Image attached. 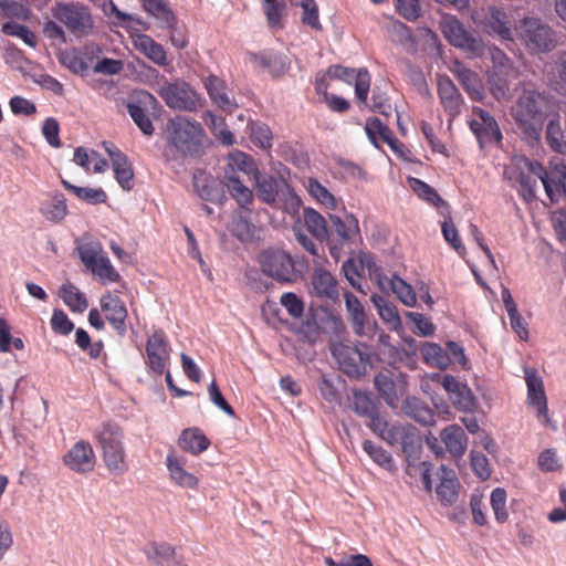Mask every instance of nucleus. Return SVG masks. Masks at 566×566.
Wrapping results in <instances>:
<instances>
[{
	"instance_id": "1",
	"label": "nucleus",
	"mask_w": 566,
	"mask_h": 566,
	"mask_svg": "<svg viewBox=\"0 0 566 566\" xmlns=\"http://www.w3.org/2000/svg\"><path fill=\"white\" fill-rule=\"evenodd\" d=\"M353 410L358 416L368 418L367 426L374 433L390 446L399 444L408 457L420 446L421 440L417 428L411 424L389 422L378 412L376 402L367 392L354 394Z\"/></svg>"
},
{
	"instance_id": "2",
	"label": "nucleus",
	"mask_w": 566,
	"mask_h": 566,
	"mask_svg": "<svg viewBox=\"0 0 566 566\" xmlns=\"http://www.w3.org/2000/svg\"><path fill=\"white\" fill-rule=\"evenodd\" d=\"M546 105V97L534 90H524L518 96L512 115L525 138L539 139Z\"/></svg>"
},
{
	"instance_id": "3",
	"label": "nucleus",
	"mask_w": 566,
	"mask_h": 566,
	"mask_svg": "<svg viewBox=\"0 0 566 566\" xmlns=\"http://www.w3.org/2000/svg\"><path fill=\"white\" fill-rule=\"evenodd\" d=\"M168 144L171 149L182 157L198 156L202 148L205 136L200 123L185 116H176L167 123Z\"/></svg>"
},
{
	"instance_id": "4",
	"label": "nucleus",
	"mask_w": 566,
	"mask_h": 566,
	"mask_svg": "<svg viewBox=\"0 0 566 566\" xmlns=\"http://www.w3.org/2000/svg\"><path fill=\"white\" fill-rule=\"evenodd\" d=\"M331 350L339 369L352 378L365 375L367 366L370 365L371 357L375 355L373 348L365 342H359L356 345L334 344Z\"/></svg>"
},
{
	"instance_id": "5",
	"label": "nucleus",
	"mask_w": 566,
	"mask_h": 566,
	"mask_svg": "<svg viewBox=\"0 0 566 566\" xmlns=\"http://www.w3.org/2000/svg\"><path fill=\"white\" fill-rule=\"evenodd\" d=\"M52 14L76 38L87 36L94 29L90 9L78 2H60L53 8Z\"/></svg>"
},
{
	"instance_id": "6",
	"label": "nucleus",
	"mask_w": 566,
	"mask_h": 566,
	"mask_svg": "<svg viewBox=\"0 0 566 566\" xmlns=\"http://www.w3.org/2000/svg\"><path fill=\"white\" fill-rule=\"evenodd\" d=\"M331 230L328 231V245L331 255L338 260L345 245L350 247L360 241V230L357 218L349 213L344 219L329 214Z\"/></svg>"
},
{
	"instance_id": "7",
	"label": "nucleus",
	"mask_w": 566,
	"mask_h": 566,
	"mask_svg": "<svg viewBox=\"0 0 566 566\" xmlns=\"http://www.w3.org/2000/svg\"><path fill=\"white\" fill-rule=\"evenodd\" d=\"M525 165L534 176L542 181L547 197L553 202L566 198V165L564 163H552L549 170L538 161L526 160Z\"/></svg>"
},
{
	"instance_id": "8",
	"label": "nucleus",
	"mask_w": 566,
	"mask_h": 566,
	"mask_svg": "<svg viewBox=\"0 0 566 566\" xmlns=\"http://www.w3.org/2000/svg\"><path fill=\"white\" fill-rule=\"evenodd\" d=\"M157 94L172 109L193 112L201 106L199 94L185 81L165 82Z\"/></svg>"
},
{
	"instance_id": "9",
	"label": "nucleus",
	"mask_w": 566,
	"mask_h": 566,
	"mask_svg": "<svg viewBox=\"0 0 566 566\" xmlns=\"http://www.w3.org/2000/svg\"><path fill=\"white\" fill-rule=\"evenodd\" d=\"M521 40L533 52H547L554 48V32L538 18H525L516 27Z\"/></svg>"
},
{
	"instance_id": "10",
	"label": "nucleus",
	"mask_w": 566,
	"mask_h": 566,
	"mask_svg": "<svg viewBox=\"0 0 566 566\" xmlns=\"http://www.w3.org/2000/svg\"><path fill=\"white\" fill-rule=\"evenodd\" d=\"M81 261L102 284L118 282L119 273L112 265L99 243H87L78 249Z\"/></svg>"
},
{
	"instance_id": "11",
	"label": "nucleus",
	"mask_w": 566,
	"mask_h": 566,
	"mask_svg": "<svg viewBox=\"0 0 566 566\" xmlns=\"http://www.w3.org/2000/svg\"><path fill=\"white\" fill-rule=\"evenodd\" d=\"M262 272L280 282H293L296 279L292 256L280 249H268L260 255Z\"/></svg>"
},
{
	"instance_id": "12",
	"label": "nucleus",
	"mask_w": 566,
	"mask_h": 566,
	"mask_svg": "<svg viewBox=\"0 0 566 566\" xmlns=\"http://www.w3.org/2000/svg\"><path fill=\"white\" fill-rule=\"evenodd\" d=\"M442 33L450 44L467 52L472 57L484 54L485 46L482 40L468 31L455 18L447 19L442 23Z\"/></svg>"
},
{
	"instance_id": "13",
	"label": "nucleus",
	"mask_w": 566,
	"mask_h": 566,
	"mask_svg": "<svg viewBox=\"0 0 566 566\" xmlns=\"http://www.w3.org/2000/svg\"><path fill=\"white\" fill-rule=\"evenodd\" d=\"M169 345L164 331L154 332L146 344V365L148 369L156 375H163L169 361Z\"/></svg>"
},
{
	"instance_id": "14",
	"label": "nucleus",
	"mask_w": 566,
	"mask_h": 566,
	"mask_svg": "<svg viewBox=\"0 0 566 566\" xmlns=\"http://www.w3.org/2000/svg\"><path fill=\"white\" fill-rule=\"evenodd\" d=\"M441 385L447 391L450 401L460 411L472 412L476 408V398L467 384L452 375H444Z\"/></svg>"
},
{
	"instance_id": "15",
	"label": "nucleus",
	"mask_w": 566,
	"mask_h": 566,
	"mask_svg": "<svg viewBox=\"0 0 566 566\" xmlns=\"http://www.w3.org/2000/svg\"><path fill=\"white\" fill-rule=\"evenodd\" d=\"M63 463L71 471L85 474L94 470L95 452L90 442L80 440L64 454Z\"/></svg>"
},
{
	"instance_id": "16",
	"label": "nucleus",
	"mask_w": 566,
	"mask_h": 566,
	"mask_svg": "<svg viewBox=\"0 0 566 566\" xmlns=\"http://www.w3.org/2000/svg\"><path fill=\"white\" fill-rule=\"evenodd\" d=\"M327 74L331 78H338L349 84L354 83L356 98L366 104L370 90V75L367 70L356 71L342 65H332L328 67Z\"/></svg>"
},
{
	"instance_id": "17",
	"label": "nucleus",
	"mask_w": 566,
	"mask_h": 566,
	"mask_svg": "<svg viewBox=\"0 0 566 566\" xmlns=\"http://www.w3.org/2000/svg\"><path fill=\"white\" fill-rule=\"evenodd\" d=\"M99 305L115 332L124 337L127 333L126 319L128 316L124 301L119 296L107 292L101 296Z\"/></svg>"
},
{
	"instance_id": "18",
	"label": "nucleus",
	"mask_w": 566,
	"mask_h": 566,
	"mask_svg": "<svg viewBox=\"0 0 566 566\" xmlns=\"http://www.w3.org/2000/svg\"><path fill=\"white\" fill-rule=\"evenodd\" d=\"M474 114L479 119L470 122V128L478 138L481 147L491 143H500L502 133L495 118L485 109H474Z\"/></svg>"
},
{
	"instance_id": "19",
	"label": "nucleus",
	"mask_w": 566,
	"mask_h": 566,
	"mask_svg": "<svg viewBox=\"0 0 566 566\" xmlns=\"http://www.w3.org/2000/svg\"><path fill=\"white\" fill-rule=\"evenodd\" d=\"M525 381L527 385V399L530 405L537 408V417L545 426H548L551 418L548 416L547 399L543 386V380L535 370H525Z\"/></svg>"
},
{
	"instance_id": "20",
	"label": "nucleus",
	"mask_w": 566,
	"mask_h": 566,
	"mask_svg": "<svg viewBox=\"0 0 566 566\" xmlns=\"http://www.w3.org/2000/svg\"><path fill=\"white\" fill-rule=\"evenodd\" d=\"M438 95L450 120L460 115L464 101L459 90L448 75H440L438 77Z\"/></svg>"
},
{
	"instance_id": "21",
	"label": "nucleus",
	"mask_w": 566,
	"mask_h": 566,
	"mask_svg": "<svg viewBox=\"0 0 566 566\" xmlns=\"http://www.w3.org/2000/svg\"><path fill=\"white\" fill-rule=\"evenodd\" d=\"M450 71L462 85L472 101H482L484 97V88L479 74L468 69L462 62L454 61L450 66Z\"/></svg>"
},
{
	"instance_id": "22",
	"label": "nucleus",
	"mask_w": 566,
	"mask_h": 566,
	"mask_svg": "<svg viewBox=\"0 0 566 566\" xmlns=\"http://www.w3.org/2000/svg\"><path fill=\"white\" fill-rule=\"evenodd\" d=\"M186 460L174 453L166 457V467L171 482L182 489L197 490L199 479L185 469Z\"/></svg>"
},
{
	"instance_id": "23",
	"label": "nucleus",
	"mask_w": 566,
	"mask_h": 566,
	"mask_svg": "<svg viewBox=\"0 0 566 566\" xmlns=\"http://www.w3.org/2000/svg\"><path fill=\"white\" fill-rule=\"evenodd\" d=\"M134 48L153 63L159 66H167L169 61L165 48L156 42L150 35L135 33L132 35Z\"/></svg>"
},
{
	"instance_id": "24",
	"label": "nucleus",
	"mask_w": 566,
	"mask_h": 566,
	"mask_svg": "<svg viewBox=\"0 0 566 566\" xmlns=\"http://www.w3.org/2000/svg\"><path fill=\"white\" fill-rule=\"evenodd\" d=\"M147 558L158 566H188L182 557H178L176 548L168 543H150L145 549Z\"/></svg>"
},
{
	"instance_id": "25",
	"label": "nucleus",
	"mask_w": 566,
	"mask_h": 566,
	"mask_svg": "<svg viewBox=\"0 0 566 566\" xmlns=\"http://www.w3.org/2000/svg\"><path fill=\"white\" fill-rule=\"evenodd\" d=\"M312 285L319 298H325L332 302L338 301V282L331 272L324 269L315 270L312 276Z\"/></svg>"
},
{
	"instance_id": "26",
	"label": "nucleus",
	"mask_w": 566,
	"mask_h": 566,
	"mask_svg": "<svg viewBox=\"0 0 566 566\" xmlns=\"http://www.w3.org/2000/svg\"><path fill=\"white\" fill-rule=\"evenodd\" d=\"M210 444V440L202 430L197 427L184 429L178 439L180 449L192 455L202 453Z\"/></svg>"
},
{
	"instance_id": "27",
	"label": "nucleus",
	"mask_w": 566,
	"mask_h": 566,
	"mask_svg": "<svg viewBox=\"0 0 566 566\" xmlns=\"http://www.w3.org/2000/svg\"><path fill=\"white\" fill-rule=\"evenodd\" d=\"M203 85L211 101L221 109L231 112L235 106L227 94L226 82L214 74L203 78Z\"/></svg>"
},
{
	"instance_id": "28",
	"label": "nucleus",
	"mask_w": 566,
	"mask_h": 566,
	"mask_svg": "<svg viewBox=\"0 0 566 566\" xmlns=\"http://www.w3.org/2000/svg\"><path fill=\"white\" fill-rule=\"evenodd\" d=\"M365 130L369 140L377 147L380 144H387L391 149L397 150L398 145H401L391 129L377 117L367 119Z\"/></svg>"
},
{
	"instance_id": "29",
	"label": "nucleus",
	"mask_w": 566,
	"mask_h": 566,
	"mask_svg": "<svg viewBox=\"0 0 566 566\" xmlns=\"http://www.w3.org/2000/svg\"><path fill=\"white\" fill-rule=\"evenodd\" d=\"M410 188L412 191L422 200L436 207L441 214L450 213L449 203L443 200L437 190L428 185L427 182L418 179V178H409L408 180Z\"/></svg>"
},
{
	"instance_id": "30",
	"label": "nucleus",
	"mask_w": 566,
	"mask_h": 566,
	"mask_svg": "<svg viewBox=\"0 0 566 566\" xmlns=\"http://www.w3.org/2000/svg\"><path fill=\"white\" fill-rule=\"evenodd\" d=\"M441 440L448 451L455 458L462 457L468 447V437L458 424H450L441 431Z\"/></svg>"
},
{
	"instance_id": "31",
	"label": "nucleus",
	"mask_w": 566,
	"mask_h": 566,
	"mask_svg": "<svg viewBox=\"0 0 566 566\" xmlns=\"http://www.w3.org/2000/svg\"><path fill=\"white\" fill-rule=\"evenodd\" d=\"M254 181L258 198L269 205L276 201L281 186L284 184L283 180L274 176L263 175L260 171L254 176Z\"/></svg>"
},
{
	"instance_id": "32",
	"label": "nucleus",
	"mask_w": 566,
	"mask_h": 566,
	"mask_svg": "<svg viewBox=\"0 0 566 566\" xmlns=\"http://www.w3.org/2000/svg\"><path fill=\"white\" fill-rule=\"evenodd\" d=\"M440 471L442 474L436 493L442 504L451 505L458 497L459 481L455 478L454 472L452 470H448L444 465H441Z\"/></svg>"
},
{
	"instance_id": "33",
	"label": "nucleus",
	"mask_w": 566,
	"mask_h": 566,
	"mask_svg": "<svg viewBox=\"0 0 566 566\" xmlns=\"http://www.w3.org/2000/svg\"><path fill=\"white\" fill-rule=\"evenodd\" d=\"M223 184L231 197L241 208H245L253 201V192L247 187L237 174L227 172L223 177Z\"/></svg>"
},
{
	"instance_id": "34",
	"label": "nucleus",
	"mask_w": 566,
	"mask_h": 566,
	"mask_svg": "<svg viewBox=\"0 0 566 566\" xmlns=\"http://www.w3.org/2000/svg\"><path fill=\"white\" fill-rule=\"evenodd\" d=\"M374 384L386 403L391 408L397 407L402 396L394 378L388 373H379L375 376Z\"/></svg>"
},
{
	"instance_id": "35",
	"label": "nucleus",
	"mask_w": 566,
	"mask_h": 566,
	"mask_svg": "<svg viewBox=\"0 0 566 566\" xmlns=\"http://www.w3.org/2000/svg\"><path fill=\"white\" fill-rule=\"evenodd\" d=\"M113 156L112 168L116 181L124 190H132L134 188V169L128 157L124 153H116Z\"/></svg>"
},
{
	"instance_id": "36",
	"label": "nucleus",
	"mask_w": 566,
	"mask_h": 566,
	"mask_svg": "<svg viewBox=\"0 0 566 566\" xmlns=\"http://www.w3.org/2000/svg\"><path fill=\"white\" fill-rule=\"evenodd\" d=\"M254 61L261 67L269 71L272 76L284 74L290 66L285 55L275 51H264L254 55Z\"/></svg>"
},
{
	"instance_id": "37",
	"label": "nucleus",
	"mask_w": 566,
	"mask_h": 566,
	"mask_svg": "<svg viewBox=\"0 0 566 566\" xmlns=\"http://www.w3.org/2000/svg\"><path fill=\"white\" fill-rule=\"evenodd\" d=\"M486 27L501 39L512 40L511 20L503 9L497 7L490 8Z\"/></svg>"
},
{
	"instance_id": "38",
	"label": "nucleus",
	"mask_w": 566,
	"mask_h": 566,
	"mask_svg": "<svg viewBox=\"0 0 566 566\" xmlns=\"http://www.w3.org/2000/svg\"><path fill=\"white\" fill-rule=\"evenodd\" d=\"M102 457L109 473L124 475L128 472L129 465L124 446L103 450Z\"/></svg>"
},
{
	"instance_id": "39",
	"label": "nucleus",
	"mask_w": 566,
	"mask_h": 566,
	"mask_svg": "<svg viewBox=\"0 0 566 566\" xmlns=\"http://www.w3.org/2000/svg\"><path fill=\"white\" fill-rule=\"evenodd\" d=\"M144 10L156 19L159 28L170 25L177 19L167 0H143Z\"/></svg>"
},
{
	"instance_id": "40",
	"label": "nucleus",
	"mask_w": 566,
	"mask_h": 566,
	"mask_svg": "<svg viewBox=\"0 0 566 566\" xmlns=\"http://www.w3.org/2000/svg\"><path fill=\"white\" fill-rule=\"evenodd\" d=\"M514 75L515 72L488 71V83L490 84L491 94L495 99L502 101L509 97L510 77Z\"/></svg>"
},
{
	"instance_id": "41",
	"label": "nucleus",
	"mask_w": 566,
	"mask_h": 566,
	"mask_svg": "<svg viewBox=\"0 0 566 566\" xmlns=\"http://www.w3.org/2000/svg\"><path fill=\"white\" fill-rule=\"evenodd\" d=\"M63 187L71 191L77 199L90 205H99L107 201V193L102 188L78 187L66 179H61Z\"/></svg>"
},
{
	"instance_id": "42",
	"label": "nucleus",
	"mask_w": 566,
	"mask_h": 566,
	"mask_svg": "<svg viewBox=\"0 0 566 566\" xmlns=\"http://www.w3.org/2000/svg\"><path fill=\"white\" fill-rule=\"evenodd\" d=\"M238 171L248 176L252 175L254 177L260 170L250 155L237 150L229 155L228 166L224 174L232 172L238 175Z\"/></svg>"
},
{
	"instance_id": "43",
	"label": "nucleus",
	"mask_w": 566,
	"mask_h": 566,
	"mask_svg": "<svg viewBox=\"0 0 566 566\" xmlns=\"http://www.w3.org/2000/svg\"><path fill=\"white\" fill-rule=\"evenodd\" d=\"M420 353L423 361L431 367L444 369L451 363L448 353L444 352L443 348L436 343L422 344L420 347Z\"/></svg>"
},
{
	"instance_id": "44",
	"label": "nucleus",
	"mask_w": 566,
	"mask_h": 566,
	"mask_svg": "<svg viewBox=\"0 0 566 566\" xmlns=\"http://www.w3.org/2000/svg\"><path fill=\"white\" fill-rule=\"evenodd\" d=\"M402 409L406 415L421 424L428 426L434 422L431 409L416 397H407L403 401Z\"/></svg>"
},
{
	"instance_id": "45",
	"label": "nucleus",
	"mask_w": 566,
	"mask_h": 566,
	"mask_svg": "<svg viewBox=\"0 0 566 566\" xmlns=\"http://www.w3.org/2000/svg\"><path fill=\"white\" fill-rule=\"evenodd\" d=\"M97 441L103 450L124 446V433L115 422H105L96 434Z\"/></svg>"
},
{
	"instance_id": "46",
	"label": "nucleus",
	"mask_w": 566,
	"mask_h": 566,
	"mask_svg": "<svg viewBox=\"0 0 566 566\" xmlns=\"http://www.w3.org/2000/svg\"><path fill=\"white\" fill-rule=\"evenodd\" d=\"M304 223L306 226L307 231L319 242L327 240L328 238V229L326 224V220L322 214H319L314 209L307 208L304 209Z\"/></svg>"
},
{
	"instance_id": "47",
	"label": "nucleus",
	"mask_w": 566,
	"mask_h": 566,
	"mask_svg": "<svg viewBox=\"0 0 566 566\" xmlns=\"http://www.w3.org/2000/svg\"><path fill=\"white\" fill-rule=\"evenodd\" d=\"M61 297L72 312L83 313L87 306L85 295L72 283L67 282L61 286Z\"/></svg>"
},
{
	"instance_id": "48",
	"label": "nucleus",
	"mask_w": 566,
	"mask_h": 566,
	"mask_svg": "<svg viewBox=\"0 0 566 566\" xmlns=\"http://www.w3.org/2000/svg\"><path fill=\"white\" fill-rule=\"evenodd\" d=\"M364 451L370 457V459L387 471H395V462L389 452L382 447L375 444L370 440H365L363 443Z\"/></svg>"
},
{
	"instance_id": "49",
	"label": "nucleus",
	"mask_w": 566,
	"mask_h": 566,
	"mask_svg": "<svg viewBox=\"0 0 566 566\" xmlns=\"http://www.w3.org/2000/svg\"><path fill=\"white\" fill-rule=\"evenodd\" d=\"M545 138L548 146L558 154H566V139L557 118L551 119L546 126Z\"/></svg>"
},
{
	"instance_id": "50",
	"label": "nucleus",
	"mask_w": 566,
	"mask_h": 566,
	"mask_svg": "<svg viewBox=\"0 0 566 566\" xmlns=\"http://www.w3.org/2000/svg\"><path fill=\"white\" fill-rule=\"evenodd\" d=\"M389 285L397 297L407 306H415L417 303L416 293L410 284L397 275H392Z\"/></svg>"
},
{
	"instance_id": "51",
	"label": "nucleus",
	"mask_w": 566,
	"mask_h": 566,
	"mask_svg": "<svg viewBox=\"0 0 566 566\" xmlns=\"http://www.w3.org/2000/svg\"><path fill=\"white\" fill-rule=\"evenodd\" d=\"M230 232L241 242H249L254 237V226L247 217L238 214L232 218Z\"/></svg>"
},
{
	"instance_id": "52",
	"label": "nucleus",
	"mask_w": 566,
	"mask_h": 566,
	"mask_svg": "<svg viewBox=\"0 0 566 566\" xmlns=\"http://www.w3.org/2000/svg\"><path fill=\"white\" fill-rule=\"evenodd\" d=\"M266 22L272 29H282L284 27L283 18L286 4L284 1L262 3Z\"/></svg>"
},
{
	"instance_id": "53",
	"label": "nucleus",
	"mask_w": 566,
	"mask_h": 566,
	"mask_svg": "<svg viewBox=\"0 0 566 566\" xmlns=\"http://www.w3.org/2000/svg\"><path fill=\"white\" fill-rule=\"evenodd\" d=\"M60 61L75 74H83L90 67L85 56L75 49L63 52L61 54Z\"/></svg>"
},
{
	"instance_id": "54",
	"label": "nucleus",
	"mask_w": 566,
	"mask_h": 566,
	"mask_svg": "<svg viewBox=\"0 0 566 566\" xmlns=\"http://www.w3.org/2000/svg\"><path fill=\"white\" fill-rule=\"evenodd\" d=\"M491 506L497 523H505L509 520L506 510L507 494L503 488H495L491 493Z\"/></svg>"
},
{
	"instance_id": "55",
	"label": "nucleus",
	"mask_w": 566,
	"mask_h": 566,
	"mask_svg": "<svg viewBox=\"0 0 566 566\" xmlns=\"http://www.w3.org/2000/svg\"><path fill=\"white\" fill-rule=\"evenodd\" d=\"M252 142L261 148L272 147V132L270 127L261 122H251L249 124Z\"/></svg>"
},
{
	"instance_id": "56",
	"label": "nucleus",
	"mask_w": 566,
	"mask_h": 566,
	"mask_svg": "<svg viewBox=\"0 0 566 566\" xmlns=\"http://www.w3.org/2000/svg\"><path fill=\"white\" fill-rule=\"evenodd\" d=\"M308 192L315 198L318 202L324 205L328 209H336L337 201L335 197L328 191L326 187H324L316 179L308 180Z\"/></svg>"
},
{
	"instance_id": "57",
	"label": "nucleus",
	"mask_w": 566,
	"mask_h": 566,
	"mask_svg": "<svg viewBox=\"0 0 566 566\" xmlns=\"http://www.w3.org/2000/svg\"><path fill=\"white\" fill-rule=\"evenodd\" d=\"M127 112L134 120V123L145 135H153L154 125L148 115L146 114L145 109L140 105L136 103H129L127 105Z\"/></svg>"
},
{
	"instance_id": "58",
	"label": "nucleus",
	"mask_w": 566,
	"mask_h": 566,
	"mask_svg": "<svg viewBox=\"0 0 566 566\" xmlns=\"http://www.w3.org/2000/svg\"><path fill=\"white\" fill-rule=\"evenodd\" d=\"M43 216L51 221H61L67 213L66 200L62 193L55 195L52 202L42 208Z\"/></svg>"
},
{
	"instance_id": "59",
	"label": "nucleus",
	"mask_w": 566,
	"mask_h": 566,
	"mask_svg": "<svg viewBox=\"0 0 566 566\" xmlns=\"http://www.w3.org/2000/svg\"><path fill=\"white\" fill-rule=\"evenodd\" d=\"M395 8L400 17L410 22L418 20L422 12L420 0H395Z\"/></svg>"
},
{
	"instance_id": "60",
	"label": "nucleus",
	"mask_w": 566,
	"mask_h": 566,
	"mask_svg": "<svg viewBox=\"0 0 566 566\" xmlns=\"http://www.w3.org/2000/svg\"><path fill=\"white\" fill-rule=\"evenodd\" d=\"M2 32L7 35L22 39L24 43L29 44L30 46L36 45V35L23 24H19L14 21L6 22L2 25Z\"/></svg>"
},
{
	"instance_id": "61",
	"label": "nucleus",
	"mask_w": 566,
	"mask_h": 566,
	"mask_svg": "<svg viewBox=\"0 0 566 566\" xmlns=\"http://www.w3.org/2000/svg\"><path fill=\"white\" fill-rule=\"evenodd\" d=\"M446 220L442 222V234L444 240L460 254L465 252V248L459 237L458 229L453 224L450 213L443 214Z\"/></svg>"
},
{
	"instance_id": "62",
	"label": "nucleus",
	"mask_w": 566,
	"mask_h": 566,
	"mask_svg": "<svg viewBox=\"0 0 566 566\" xmlns=\"http://www.w3.org/2000/svg\"><path fill=\"white\" fill-rule=\"evenodd\" d=\"M300 6L303 9V24L310 25L312 29L321 31L322 24L319 22L318 6L315 0H301Z\"/></svg>"
},
{
	"instance_id": "63",
	"label": "nucleus",
	"mask_w": 566,
	"mask_h": 566,
	"mask_svg": "<svg viewBox=\"0 0 566 566\" xmlns=\"http://www.w3.org/2000/svg\"><path fill=\"white\" fill-rule=\"evenodd\" d=\"M354 333L363 338L373 339L378 334V325L374 319L366 316L352 321Z\"/></svg>"
},
{
	"instance_id": "64",
	"label": "nucleus",
	"mask_w": 566,
	"mask_h": 566,
	"mask_svg": "<svg viewBox=\"0 0 566 566\" xmlns=\"http://www.w3.org/2000/svg\"><path fill=\"white\" fill-rule=\"evenodd\" d=\"M164 29L169 31V41L178 50H182L188 46V32L185 24L179 23L178 19L170 25H166Z\"/></svg>"
}]
</instances>
